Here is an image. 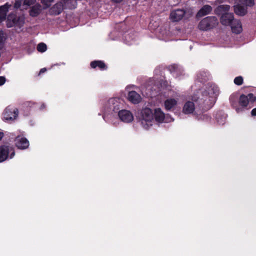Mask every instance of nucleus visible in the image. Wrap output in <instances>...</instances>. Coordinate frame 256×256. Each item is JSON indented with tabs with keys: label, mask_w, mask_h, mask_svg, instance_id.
<instances>
[{
	"label": "nucleus",
	"mask_w": 256,
	"mask_h": 256,
	"mask_svg": "<svg viewBox=\"0 0 256 256\" xmlns=\"http://www.w3.org/2000/svg\"><path fill=\"white\" fill-rule=\"evenodd\" d=\"M154 119V114L152 110L148 108H143L140 112V122L145 129L152 126V121Z\"/></svg>",
	"instance_id": "f257e3e1"
},
{
	"label": "nucleus",
	"mask_w": 256,
	"mask_h": 256,
	"mask_svg": "<svg viewBox=\"0 0 256 256\" xmlns=\"http://www.w3.org/2000/svg\"><path fill=\"white\" fill-rule=\"evenodd\" d=\"M238 4L234 6V12L239 16H242L246 14L248 6H252L254 4V0H238Z\"/></svg>",
	"instance_id": "f03ea898"
},
{
	"label": "nucleus",
	"mask_w": 256,
	"mask_h": 256,
	"mask_svg": "<svg viewBox=\"0 0 256 256\" xmlns=\"http://www.w3.org/2000/svg\"><path fill=\"white\" fill-rule=\"evenodd\" d=\"M25 22V18L24 16H17L15 14H10L8 17L6 25L8 28L13 26L20 28L22 27Z\"/></svg>",
	"instance_id": "7ed1b4c3"
},
{
	"label": "nucleus",
	"mask_w": 256,
	"mask_h": 256,
	"mask_svg": "<svg viewBox=\"0 0 256 256\" xmlns=\"http://www.w3.org/2000/svg\"><path fill=\"white\" fill-rule=\"evenodd\" d=\"M217 24L218 20L215 16H208L200 22L198 28L201 30H207L214 28Z\"/></svg>",
	"instance_id": "20e7f679"
},
{
	"label": "nucleus",
	"mask_w": 256,
	"mask_h": 256,
	"mask_svg": "<svg viewBox=\"0 0 256 256\" xmlns=\"http://www.w3.org/2000/svg\"><path fill=\"white\" fill-rule=\"evenodd\" d=\"M18 110L15 108L8 106L3 113V118L6 121H12L18 116Z\"/></svg>",
	"instance_id": "39448f33"
},
{
	"label": "nucleus",
	"mask_w": 256,
	"mask_h": 256,
	"mask_svg": "<svg viewBox=\"0 0 256 256\" xmlns=\"http://www.w3.org/2000/svg\"><path fill=\"white\" fill-rule=\"evenodd\" d=\"M186 11L184 9H176L170 12V18L172 22H179L184 16Z\"/></svg>",
	"instance_id": "423d86ee"
},
{
	"label": "nucleus",
	"mask_w": 256,
	"mask_h": 256,
	"mask_svg": "<svg viewBox=\"0 0 256 256\" xmlns=\"http://www.w3.org/2000/svg\"><path fill=\"white\" fill-rule=\"evenodd\" d=\"M219 90L218 87L214 84H210L207 88L206 92H204L206 94L208 95V98H210V100H215L216 96L218 94Z\"/></svg>",
	"instance_id": "0eeeda50"
},
{
	"label": "nucleus",
	"mask_w": 256,
	"mask_h": 256,
	"mask_svg": "<svg viewBox=\"0 0 256 256\" xmlns=\"http://www.w3.org/2000/svg\"><path fill=\"white\" fill-rule=\"evenodd\" d=\"M120 119L124 122H130L134 120V116L131 112L128 110H122L118 113Z\"/></svg>",
	"instance_id": "6e6552de"
},
{
	"label": "nucleus",
	"mask_w": 256,
	"mask_h": 256,
	"mask_svg": "<svg viewBox=\"0 0 256 256\" xmlns=\"http://www.w3.org/2000/svg\"><path fill=\"white\" fill-rule=\"evenodd\" d=\"M256 100L254 96L250 93L247 96L242 95L240 98L239 102L242 106H246L250 102H253Z\"/></svg>",
	"instance_id": "1a4fd4ad"
},
{
	"label": "nucleus",
	"mask_w": 256,
	"mask_h": 256,
	"mask_svg": "<svg viewBox=\"0 0 256 256\" xmlns=\"http://www.w3.org/2000/svg\"><path fill=\"white\" fill-rule=\"evenodd\" d=\"M15 144L19 149H26L29 146V142L24 137L18 136L15 140Z\"/></svg>",
	"instance_id": "9d476101"
},
{
	"label": "nucleus",
	"mask_w": 256,
	"mask_h": 256,
	"mask_svg": "<svg viewBox=\"0 0 256 256\" xmlns=\"http://www.w3.org/2000/svg\"><path fill=\"white\" fill-rule=\"evenodd\" d=\"M234 20L233 13H224L222 14L220 22L224 26H230Z\"/></svg>",
	"instance_id": "9b49d317"
},
{
	"label": "nucleus",
	"mask_w": 256,
	"mask_h": 256,
	"mask_svg": "<svg viewBox=\"0 0 256 256\" xmlns=\"http://www.w3.org/2000/svg\"><path fill=\"white\" fill-rule=\"evenodd\" d=\"M106 106L109 111L116 112L119 109V99L118 98H110L106 104Z\"/></svg>",
	"instance_id": "f8f14e48"
},
{
	"label": "nucleus",
	"mask_w": 256,
	"mask_h": 256,
	"mask_svg": "<svg viewBox=\"0 0 256 256\" xmlns=\"http://www.w3.org/2000/svg\"><path fill=\"white\" fill-rule=\"evenodd\" d=\"M230 26L232 32L238 34L242 32V26L240 20H234Z\"/></svg>",
	"instance_id": "ddd939ff"
},
{
	"label": "nucleus",
	"mask_w": 256,
	"mask_h": 256,
	"mask_svg": "<svg viewBox=\"0 0 256 256\" xmlns=\"http://www.w3.org/2000/svg\"><path fill=\"white\" fill-rule=\"evenodd\" d=\"M140 96L135 91L130 92L128 94V100L133 104H138L141 101Z\"/></svg>",
	"instance_id": "4468645a"
},
{
	"label": "nucleus",
	"mask_w": 256,
	"mask_h": 256,
	"mask_svg": "<svg viewBox=\"0 0 256 256\" xmlns=\"http://www.w3.org/2000/svg\"><path fill=\"white\" fill-rule=\"evenodd\" d=\"M195 110L194 104L192 102L188 101L184 104L182 112L185 114L193 113Z\"/></svg>",
	"instance_id": "2eb2a0df"
},
{
	"label": "nucleus",
	"mask_w": 256,
	"mask_h": 256,
	"mask_svg": "<svg viewBox=\"0 0 256 256\" xmlns=\"http://www.w3.org/2000/svg\"><path fill=\"white\" fill-rule=\"evenodd\" d=\"M10 6L8 3L0 6V23L6 20Z\"/></svg>",
	"instance_id": "dca6fc26"
},
{
	"label": "nucleus",
	"mask_w": 256,
	"mask_h": 256,
	"mask_svg": "<svg viewBox=\"0 0 256 256\" xmlns=\"http://www.w3.org/2000/svg\"><path fill=\"white\" fill-rule=\"evenodd\" d=\"M212 10V8L210 6L206 4L196 14L197 17H202L208 14Z\"/></svg>",
	"instance_id": "f3484780"
},
{
	"label": "nucleus",
	"mask_w": 256,
	"mask_h": 256,
	"mask_svg": "<svg viewBox=\"0 0 256 256\" xmlns=\"http://www.w3.org/2000/svg\"><path fill=\"white\" fill-rule=\"evenodd\" d=\"M168 68L170 72L176 77L178 76L183 72L182 68L176 64L171 65L169 66Z\"/></svg>",
	"instance_id": "a211bd4d"
},
{
	"label": "nucleus",
	"mask_w": 256,
	"mask_h": 256,
	"mask_svg": "<svg viewBox=\"0 0 256 256\" xmlns=\"http://www.w3.org/2000/svg\"><path fill=\"white\" fill-rule=\"evenodd\" d=\"M42 10V6L40 4H36L30 8V15L32 17L36 16L40 13Z\"/></svg>",
	"instance_id": "6ab92c4d"
},
{
	"label": "nucleus",
	"mask_w": 256,
	"mask_h": 256,
	"mask_svg": "<svg viewBox=\"0 0 256 256\" xmlns=\"http://www.w3.org/2000/svg\"><path fill=\"white\" fill-rule=\"evenodd\" d=\"M64 8V4L62 0L55 4L52 8V10L54 14L58 15L62 12Z\"/></svg>",
	"instance_id": "aec40b11"
},
{
	"label": "nucleus",
	"mask_w": 256,
	"mask_h": 256,
	"mask_svg": "<svg viewBox=\"0 0 256 256\" xmlns=\"http://www.w3.org/2000/svg\"><path fill=\"white\" fill-rule=\"evenodd\" d=\"M9 150L8 146H0V162L4 161L8 158Z\"/></svg>",
	"instance_id": "412c9836"
},
{
	"label": "nucleus",
	"mask_w": 256,
	"mask_h": 256,
	"mask_svg": "<svg viewBox=\"0 0 256 256\" xmlns=\"http://www.w3.org/2000/svg\"><path fill=\"white\" fill-rule=\"evenodd\" d=\"M165 118L164 114L160 108H156L154 111V118L156 121L159 122H164Z\"/></svg>",
	"instance_id": "4be33fe9"
},
{
	"label": "nucleus",
	"mask_w": 256,
	"mask_h": 256,
	"mask_svg": "<svg viewBox=\"0 0 256 256\" xmlns=\"http://www.w3.org/2000/svg\"><path fill=\"white\" fill-rule=\"evenodd\" d=\"M177 104V101L174 98H169L164 102V106L166 110H170Z\"/></svg>",
	"instance_id": "5701e85b"
},
{
	"label": "nucleus",
	"mask_w": 256,
	"mask_h": 256,
	"mask_svg": "<svg viewBox=\"0 0 256 256\" xmlns=\"http://www.w3.org/2000/svg\"><path fill=\"white\" fill-rule=\"evenodd\" d=\"M64 8L74 9L76 8L77 2L76 0H62Z\"/></svg>",
	"instance_id": "b1692460"
},
{
	"label": "nucleus",
	"mask_w": 256,
	"mask_h": 256,
	"mask_svg": "<svg viewBox=\"0 0 256 256\" xmlns=\"http://www.w3.org/2000/svg\"><path fill=\"white\" fill-rule=\"evenodd\" d=\"M90 66L92 68H96L98 66L101 70L106 69V66L104 63L100 60H96L91 62Z\"/></svg>",
	"instance_id": "393cba45"
},
{
	"label": "nucleus",
	"mask_w": 256,
	"mask_h": 256,
	"mask_svg": "<svg viewBox=\"0 0 256 256\" xmlns=\"http://www.w3.org/2000/svg\"><path fill=\"white\" fill-rule=\"evenodd\" d=\"M230 8V6L228 5H220L218 6V10L222 14L224 13H229L228 11Z\"/></svg>",
	"instance_id": "a878e982"
},
{
	"label": "nucleus",
	"mask_w": 256,
	"mask_h": 256,
	"mask_svg": "<svg viewBox=\"0 0 256 256\" xmlns=\"http://www.w3.org/2000/svg\"><path fill=\"white\" fill-rule=\"evenodd\" d=\"M37 50L40 52H44L46 50V45L44 43H40L37 46Z\"/></svg>",
	"instance_id": "bb28decb"
},
{
	"label": "nucleus",
	"mask_w": 256,
	"mask_h": 256,
	"mask_svg": "<svg viewBox=\"0 0 256 256\" xmlns=\"http://www.w3.org/2000/svg\"><path fill=\"white\" fill-rule=\"evenodd\" d=\"M234 82L238 86L242 84L243 82V78L242 76H239L236 77L234 80Z\"/></svg>",
	"instance_id": "cd10ccee"
},
{
	"label": "nucleus",
	"mask_w": 256,
	"mask_h": 256,
	"mask_svg": "<svg viewBox=\"0 0 256 256\" xmlns=\"http://www.w3.org/2000/svg\"><path fill=\"white\" fill-rule=\"evenodd\" d=\"M54 0H41V2L46 8L49 7Z\"/></svg>",
	"instance_id": "c85d7f7f"
},
{
	"label": "nucleus",
	"mask_w": 256,
	"mask_h": 256,
	"mask_svg": "<svg viewBox=\"0 0 256 256\" xmlns=\"http://www.w3.org/2000/svg\"><path fill=\"white\" fill-rule=\"evenodd\" d=\"M36 0H24V4L26 6H30L34 4Z\"/></svg>",
	"instance_id": "c756f323"
},
{
	"label": "nucleus",
	"mask_w": 256,
	"mask_h": 256,
	"mask_svg": "<svg viewBox=\"0 0 256 256\" xmlns=\"http://www.w3.org/2000/svg\"><path fill=\"white\" fill-rule=\"evenodd\" d=\"M4 42V36L2 31H0V48L2 46Z\"/></svg>",
	"instance_id": "7c9ffc66"
},
{
	"label": "nucleus",
	"mask_w": 256,
	"mask_h": 256,
	"mask_svg": "<svg viewBox=\"0 0 256 256\" xmlns=\"http://www.w3.org/2000/svg\"><path fill=\"white\" fill-rule=\"evenodd\" d=\"M9 148H10V150L8 152V153L12 152L10 154V158H12L14 156L15 154V152L14 151L13 148H12L9 147Z\"/></svg>",
	"instance_id": "2f4dec72"
},
{
	"label": "nucleus",
	"mask_w": 256,
	"mask_h": 256,
	"mask_svg": "<svg viewBox=\"0 0 256 256\" xmlns=\"http://www.w3.org/2000/svg\"><path fill=\"white\" fill-rule=\"evenodd\" d=\"M6 82V78L4 76H0V86H2Z\"/></svg>",
	"instance_id": "473e14b6"
},
{
	"label": "nucleus",
	"mask_w": 256,
	"mask_h": 256,
	"mask_svg": "<svg viewBox=\"0 0 256 256\" xmlns=\"http://www.w3.org/2000/svg\"><path fill=\"white\" fill-rule=\"evenodd\" d=\"M20 2H18V1H16L15 4H14V8H18L20 6Z\"/></svg>",
	"instance_id": "72a5a7b5"
},
{
	"label": "nucleus",
	"mask_w": 256,
	"mask_h": 256,
	"mask_svg": "<svg viewBox=\"0 0 256 256\" xmlns=\"http://www.w3.org/2000/svg\"><path fill=\"white\" fill-rule=\"evenodd\" d=\"M251 114L253 116H256V108H254Z\"/></svg>",
	"instance_id": "f704fd0d"
},
{
	"label": "nucleus",
	"mask_w": 256,
	"mask_h": 256,
	"mask_svg": "<svg viewBox=\"0 0 256 256\" xmlns=\"http://www.w3.org/2000/svg\"><path fill=\"white\" fill-rule=\"evenodd\" d=\"M46 70V68H42L40 71V74L44 72Z\"/></svg>",
	"instance_id": "c9c22d12"
},
{
	"label": "nucleus",
	"mask_w": 256,
	"mask_h": 256,
	"mask_svg": "<svg viewBox=\"0 0 256 256\" xmlns=\"http://www.w3.org/2000/svg\"><path fill=\"white\" fill-rule=\"evenodd\" d=\"M112 2H114V3H120L122 2L123 0H111Z\"/></svg>",
	"instance_id": "e433bc0d"
},
{
	"label": "nucleus",
	"mask_w": 256,
	"mask_h": 256,
	"mask_svg": "<svg viewBox=\"0 0 256 256\" xmlns=\"http://www.w3.org/2000/svg\"><path fill=\"white\" fill-rule=\"evenodd\" d=\"M218 122H219L220 124H224V120L220 121L219 120H218Z\"/></svg>",
	"instance_id": "4c0bfd02"
},
{
	"label": "nucleus",
	"mask_w": 256,
	"mask_h": 256,
	"mask_svg": "<svg viewBox=\"0 0 256 256\" xmlns=\"http://www.w3.org/2000/svg\"><path fill=\"white\" fill-rule=\"evenodd\" d=\"M4 134L2 132H0V140L3 137Z\"/></svg>",
	"instance_id": "58836bf2"
},
{
	"label": "nucleus",
	"mask_w": 256,
	"mask_h": 256,
	"mask_svg": "<svg viewBox=\"0 0 256 256\" xmlns=\"http://www.w3.org/2000/svg\"><path fill=\"white\" fill-rule=\"evenodd\" d=\"M238 110H239V109H238V108L236 109V110L238 112Z\"/></svg>",
	"instance_id": "ea45409f"
},
{
	"label": "nucleus",
	"mask_w": 256,
	"mask_h": 256,
	"mask_svg": "<svg viewBox=\"0 0 256 256\" xmlns=\"http://www.w3.org/2000/svg\"><path fill=\"white\" fill-rule=\"evenodd\" d=\"M76 0V2L78 0Z\"/></svg>",
	"instance_id": "a19ab883"
}]
</instances>
